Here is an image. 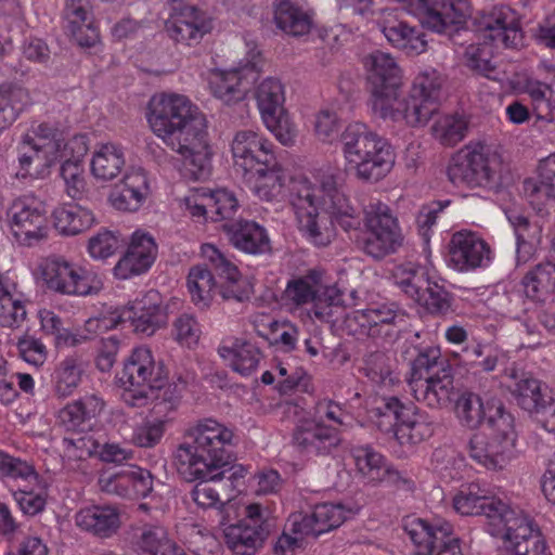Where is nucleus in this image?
Returning <instances> with one entry per match:
<instances>
[{
	"label": "nucleus",
	"mask_w": 555,
	"mask_h": 555,
	"mask_svg": "<svg viewBox=\"0 0 555 555\" xmlns=\"http://www.w3.org/2000/svg\"><path fill=\"white\" fill-rule=\"evenodd\" d=\"M256 101L261 117L283 109L285 92L281 80L275 77L263 79L256 89Z\"/></svg>",
	"instance_id": "obj_53"
},
{
	"label": "nucleus",
	"mask_w": 555,
	"mask_h": 555,
	"mask_svg": "<svg viewBox=\"0 0 555 555\" xmlns=\"http://www.w3.org/2000/svg\"><path fill=\"white\" fill-rule=\"evenodd\" d=\"M12 235L24 246H33L48 234V218L44 203L34 196L24 195L14 199L8 210Z\"/></svg>",
	"instance_id": "obj_15"
},
{
	"label": "nucleus",
	"mask_w": 555,
	"mask_h": 555,
	"mask_svg": "<svg viewBox=\"0 0 555 555\" xmlns=\"http://www.w3.org/2000/svg\"><path fill=\"white\" fill-rule=\"evenodd\" d=\"M400 88L401 86L371 88L370 104L375 116L398 121V117L401 116L399 112Z\"/></svg>",
	"instance_id": "obj_51"
},
{
	"label": "nucleus",
	"mask_w": 555,
	"mask_h": 555,
	"mask_svg": "<svg viewBox=\"0 0 555 555\" xmlns=\"http://www.w3.org/2000/svg\"><path fill=\"white\" fill-rule=\"evenodd\" d=\"M512 395L517 404L534 415L546 431L555 434V400L541 380L522 374L512 386Z\"/></svg>",
	"instance_id": "obj_17"
},
{
	"label": "nucleus",
	"mask_w": 555,
	"mask_h": 555,
	"mask_svg": "<svg viewBox=\"0 0 555 555\" xmlns=\"http://www.w3.org/2000/svg\"><path fill=\"white\" fill-rule=\"evenodd\" d=\"M139 555H186L160 526H146L135 541Z\"/></svg>",
	"instance_id": "obj_48"
},
{
	"label": "nucleus",
	"mask_w": 555,
	"mask_h": 555,
	"mask_svg": "<svg viewBox=\"0 0 555 555\" xmlns=\"http://www.w3.org/2000/svg\"><path fill=\"white\" fill-rule=\"evenodd\" d=\"M317 270L288 281L285 297L299 307L312 304L310 315L321 322H335V311L343 307L344 295L336 285L323 286Z\"/></svg>",
	"instance_id": "obj_10"
},
{
	"label": "nucleus",
	"mask_w": 555,
	"mask_h": 555,
	"mask_svg": "<svg viewBox=\"0 0 555 555\" xmlns=\"http://www.w3.org/2000/svg\"><path fill=\"white\" fill-rule=\"evenodd\" d=\"M413 397L429 408L446 406L452 400L454 379L450 366H441L428 375H420L409 383Z\"/></svg>",
	"instance_id": "obj_24"
},
{
	"label": "nucleus",
	"mask_w": 555,
	"mask_h": 555,
	"mask_svg": "<svg viewBox=\"0 0 555 555\" xmlns=\"http://www.w3.org/2000/svg\"><path fill=\"white\" fill-rule=\"evenodd\" d=\"M87 152L88 139L85 134H76L67 139L62 147L61 177L67 195L74 199L80 198L86 191L82 159Z\"/></svg>",
	"instance_id": "obj_26"
},
{
	"label": "nucleus",
	"mask_w": 555,
	"mask_h": 555,
	"mask_svg": "<svg viewBox=\"0 0 555 555\" xmlns=\"http://www.w3.org/2000/svg\"><path fill=\"white\" fill-rule=\"evenodd\" d=\"M175 378L173 391L167 396L169 388L164 390L162 400L154 404L151 414L133 426L130 436V442L133 446L142 449H153L162 442L172 423L169 413L176 410L182 389L194 380V374L186 372L185 374L176 375Z\"/></svg>",
	"instance_id": "obj_12"
},
{
	"label": "nucleus",
	"mask_w": 555,
	"mask_h": 555,
	"mask_svg": "<svg viewBox=\"0 0 555 555\" xmlns=\"http://www.w3.org/2000/svg\"><path fill=\"white\" fill-rule=\"evenodd\" d=\"M347 511L339 503H321L308 514H293L289 524L295 533L318 537L339 527L347 518Z\"/></svg>",
	"instance_id": "obj_27"
},
{
	"label": "nucleus",
	"mask_w": 555,
	"mask_h": 555,
	"mask_svg": "<svg viewBox=\"0 0 555 555\" xmlns=\"http://www.w3.org/2000/svg\"><path fill=\"white\" fill-rule=\"evenodd\" d=\"M150 194V184L142 168H132L126 172L109 194L111 205L120 211H138Z\"/></svg>",
	"instance_id": "obj_29"
},
{
	"label": "nucleus",
	"mask_w": 555,
	"mask_h": 555,
	"mask_svg": "<svg viewBox=\"0 0 555 555\" xmlns=\"http://www.w3.org/2000/svg\"><path fill=\"white\" fill-rule=\"evenodd\" d=\"M218 353L234 372L244 377L253 375L261 360L259 348L240 338L231 340L230 345H221L218 348Z\"/></svg>",
	"instance_id": "obj_40"
},
{
	"label": "nucleus",
	"mask_w": 555,
	"mask_h": 555,
	"mask_svg": "<svg viewBox=\"0 0 555 555\" xmlns=\"http://www.w3.org/2000/svg\"><path fill=\"white\" fill-rule=\"evenodd\" d=\"M379 29L392 48L406 55H418L427 49L423 28L411 25L406 21L393 16L390 12H385L384 18L379 22Z\"/></svg>",
	"instance_id": "obj_28"
},
{
	"label": "nucleus",
	"mask_w": 555,
	"mask_h": 555,
	"mask_svg": "<svg viewBox=\"0 0 555 555\" xmlns=\"http://www.w3.org/2000/svg\"><path fill=\"white\" fill-rule=\"evenodd\" d=\"M442 83L443 79L436 69L426 68L415 76L411 91L414 92V96L438 108Z\"/></svg>",
	"instance_id": "obj_56"
},
{
	"label": "nucleus",
	"mask_w": 555,
	"mask_h": 555,
	"mask_svg": "<svg viewBox=\"0 0 555 555\" xmlns=\"http://www.w3.org/2000/svg\"><path fill=\"white\" fill-rule=\"evenodd\" d=\"M0 476L10 480H37L38 474L31 463L0 449Z\"/></svg>",
	"instance_id": "obj_60"
},
{
	"label": "nucleus",
	"mask_w": 555,
	"mask_h": 555,
	"mask_svg": "<svg viewBox=\"0 0 555 555\" xmlns=\"http://www.w3.org/2000/svg\"><path fill=\"white\" fill-rule=\"evenodd\" d=\"M104 401L95 395H87L66 404L59 412V421L67 430L82 429L91 418L101 414Z\"/></svg>",
	"instance_id": "obj_44"
},
{
	"label": "nucleus",
	"mask_w": 555,
	"mask_h": 555,
	"mask_svg": "<svg viewBox=\"0 0 555 555\" xmlns=\"http://www.w3.org/2000/svg\"><path fill=\"white\" fill-rule=\"evenodd\" d=\"M188 288L196 306L207 307L217 289L211 271L206 266H194L188 275Z\"/></svg>",
	"instance_id": "obj_50"
},
{
	"label": "nucleus",
	"mask_w": 555,
	"mask_h": 555,
	"mask_svg": "<svg viewBox=\"0 0 555 555\" xmlns=\"http://www.w3.org/2000/svg\"><path fill=\"white\" fill-rule=\"evenodd\" d=\"M231 154L234 165L245 175L261 165L269 166L276 157L274 144L263 134L251 129L238 130L231 141Z\"/></svg>",
	"instance_id": "obj_20"
},
{
	"label": "nucleus",
	"mask_w": 555,
	"mask_h": 555,
	"mask_svg": "<svg viewBox=\"0 0 555 555\" xmlns=\"http://www.w3.org/2000/svg\"><path fill=\"white\" fill-rule=\"evenodd\" d=\"M502 157L492 146L469 142L452 154L447 176L455 186L489 189L498 184Z\"/></svg>",
	"instance_id": "obj_6"
},
{
	"label": "nucleus",
	"mask_w": 555,
	"mask_h": 555,
	"mask_svg": "<svg viewBox=\"0 0 555 555\" xmlns=\"http://www.w3.org/2000/svg\"><path fill=\"white\" fill-rule=\"evenodd\" d=\"M126 163L125 151L117 143H103L98 145L91 159V173L98 180L109 181L115 179Z\"/></svg>",
	"instance_id": "obj_45"
},
{
	"label": "nucleus",
	"mask_w": 555,
	"mask_h": 555,
	"mask_svg": "<svg viewBox=\"0 0 555 555\" xmlns=\"http://www.w3.org/2000/svg\"><path fill=\"white\" fill-rule=\"evenodd\" d=\"M365 236L363 251L382 259L395 253L403 243V235L397 217L390 207L379 199H372L364 208Z\"/></svg>",
	"instance_id": "obj_11"
},
{
	"label": "nucleus",
	"mask_w": 555,
	"mask_h": 555,
	"mask_svg": "<svg viewBox=\"0 0 555 555\" xmlns=\"http://www.w3.org/2000/svg\"><path fill=\"white\" fill-rule=\"evenodd\" d=\"M185 437L191 441L180 443L173 453L177 472L185 481L202 480L190 492L198 507L221 511L224 502L207 481H219L225 477L224 467L230 464L228 448L232 446L233 433L212 418H204L188 428Z\"/></svg>",
	"instance_id": "obj_1"
},
{
	"label": "nucleus",
	"mask_w": 555,
	"mask_h": 555,
	"mask_svg": "<svg viewBox=\"0 0 555 555\" xmlns=\"http://www.w3.org/2000/svg\"><path fill=\"white\" fill-rule=\"evenodd\" d=\"M437 109L436 106L414 96V92L411 91L406 100H401L399 107L401 116L398 117V121H405L412 127L425 126Z\"/></svg>",
	"instance_id": "obj_58"
},
{
	"label": "nucleus",
	"mask_w": 555,
	"mask_h": 555,
	"mask_svg": "<svg viewBox=\"0 0 555 555\" xmlns=\"http://www.w3.org/2000/svg\"><path fill=\"white\" fill-rule=\"evenodd\" d=\"M227 546L234 555H254L262 545L267 531L260 524L238 521L223 530Z\"/></svg>",
	"instance_id": "obj_37"
},
{
	"label": "nucleus",
	"mask_w": 555,
	"mask_h": 555,
	"mask_svg": "<svg viewBox=\"0 0 555 555\" xmlns=\"http://www.w3.org/2000/svg\"><path fill=\"white\" fill-rule=\"evenodd\" d=\"M17 146L18 179L40 178L62 158V147L66 141L63 131L49 122H41Z\"/></svg>",
	"instance_id": "obj_9"
},
{
	"label": "nucleus",
	"mask_w": 555,
	"mask_h": 555,
	"mask_svg": "<svg viewBox=\"0 0 555 555\" xmlns=\"http://www.w3.org/2000/svg\"><path fill=\"white\" fill-rule=\"evenodd\" d=\"M274 22L287 35L299 37L308 34L312 26V13L296 0H278Z\"/></svg>",
	"instance_id": "obj_38"
},
{
	"label": "nucleus",
	"mask_w": 555,
	"mask_h": 555,
	"mask_svg": "<svg viewBox=\"0 0 555 555\" xmlns=\"http://www.w3.org/2000/svg\"><path fill=\"white\" fill-rule=\"evenodd\" d=\"M340 441L336 426L320 423L310 416L297 421L292 436L295 449L306 456L328 455Z\"/></svg>",
	"instance_id": "obj_18"
},
{
	"label": "nucleus",
	"mask_w": 555,
	"mask_h": 555,
	"mask_svg": "<svg viewBox=\"0 0 555 555\" xmlns=\"http://www.w3.org/2000/svg\"><path fill=\"white\" fill-rule=\"evenodd\" d=\"M516 439L514 416L498 408L488 418V428L470 438L469 456L487 469L501 470L513 457Z\"/></svg>",
	"instance_id": "obj_8"
},
{
	"label": "nucleus",
	"mask_w": 555,
	"mask_h": 555,
	"mask_svg": "<svg viewBox=\"0 0 555 555\" xmlns=\"http://www.w3.org/2000/svg\"><path fill=\"white\" fill-rule=\"evenodd\" d=\"M362 371L378 390L390 389L400 382L393 372L391 358L383 351L369 353L364 358Z\"/></svg>",
	"instance_id": "obj_49"
},
{
	"label": "nucleus",
	"mask_w": 555,
	"mask_h": 555,
	"mask_svg": "<svg viewBox=\"0 0 555 555\" xmlns=\"http://www.w3.org/2000/svg\"><path fill=\"white\" fill-rule=\"evenodd\" d=\"M66 30L81 47H92L99 39L90 16L89 0H66Z\"/></svg>",
	"instance_id": "obj_34"
},
{
	"label": "nucleus",
	"mask_w": 555,
	"mask_h": 555,
	"mask_svg": "<svg viewBox=\"0 0 555 555\" xmlns=\"http://www.w3.org/2000/svg\"><path fill=\"white\" fill-rule=\"evenodd\" d=\"M452 502L454 509L461 515H485L486 530L492 537L502 539V548H507L509 543L518 542L539 528L521 511L512 508L501 500H495L485 483H463Z\"/></svg>",
	"instance_id": "obj_5"
},
{
	"label": "nucleus",
	"mask_w": 555,
	"mask_h": 555,
	"mask_svg": "<svg viewBox=\"0 0 555 555\" xmlns=\"http://www.w3.org/2000/svg\"><path fill=\"white\" fill-rule=\"evenodd\" d=\"M210 29L209 21L196 8H186L181 12L172 13L166 22V30L170 38L185 46L199 43Z\"/></svg>",
	"instance_id": "obj_31"
},
{
	"label": "nucleus",
	"mask_w": 555,
	"mask_h": 555,
	"mask_svg": "<svg viewBox=\"0 0 555 555\" xmlns=\"http://www.w3.org/2000/svg\"><path fill=\"white\" fill-rule=\"evenodd\" d=\"M352 456L358 470L371 481L380 480L388 472L384 456L370 446L354 447Z\"/></svg>",
	"instance_id": "obj_57"
},
{
	"label": "nucleus",
	"mask_w": 555,
	"mask_h": 555,
	"mask_svg": "<svg viewBox=\"0 0 555 555\" xmlns=\"http://www.w3.org/2000/svg\"><path fill=\"white\" fill-rule=\"evenodd\" d=\"M340 129V119L335 112L322 109L317 114V137L327 143L340 138L346 166L359 180L377 182L390 172L395 154L386 139L362 122L349 124L341 133Z\"/></svg>",
	"instance_id": "obj_4"
},
{
	"label": "nucleus",
	"mask_w": 555,
	"mask_h": 555,
	"mask_svg": "<svg viewBox=\"0 0 555 555\" xmlns=\"http://www.w3.org/2000/svg\"><path fill=\"white\" fill-rule=\"evenodd\" d=\"M83 367L77 357H67L55 367L53 382L55 392L60 397H68L78 387Z\"/></svg>",
	"instance_id": "obj_54"
},
{
	"label": "nucleus",
	"mask_w": 555,
	"mask_h": 555,
	"mask_svg": "<svg viewBox=\"0 0 555 555\" xmlns=\"http://www.w3.org/2000/svg\"><path fill=\"white\" fill-rule=\"evenodd\" d=\"M521 285L527 298L535 302H545L555 292V263H538L524 275Z\"/></svg>",
	"instance_id": "obj_43"
},
{
	"label": "nucleus",
	"mask_w": 555,
	"mask_h": 555,
	"mask_svg": "<svg viewBox=\"0 0 555 555\" xmlns=\"http://www.w3.org/2000/svg\"><path fill=\"white\" fill-rule=\"evenodd\" d=\"M47 287L68 296H88L96 293L101 281L96 273L61 256L49 257L42 269Z\"/></svg>",
	"instance_id": "obj_14"
},
{
	"label": "nucleus",
	"mask_w": 555,
	"mask_h": 555,
	"mask_svg": "<svg viewBox=\"0 0 555 555\" xmlns=\"http://www.w3.org/2000/svg\"><path fill=\"white\" fill-rule=\"evenodd\" d=\"M259 334L272 346H278L284 351L295 349L298 340V328L288 321L270 320L268 323V333Z\"/></svg>",
	"instance_id": "obj_61"
},
{
	"label": "nucleus",
	"mask_w": 555,
	"mask_h": 555,
	"mask_svg": "<svg viewBox=\"0 0 555 555\" xmlns=\"http://www.w3.org/2000/svg\"><path fill=\"white\" fill-rule=\"evenodd\" d=\"M157 256L154 237L147 233L135 231L127 251L114 267V275L119 280H128L150 270Z\"/></svg>",
	"instance_id": "obj_25"
},
{
	"label": "nucleus",
	"mask_w": 555,
	"mask_h": 555,
	"mask_svg": "<svg viewBox=\"0 0 555 555\" xmlns=\"http://www.w3.org/2000/svg\"><path fill=\"white\" fill-rule=\"evenodd\" d=\"M451 295L435 279L430 280L423 291L421 300H415L424 306L431 314H446L451 308Z\"/></svg>",
	"instance_id": "obj_63"
},
{
	"label": "nucleus",
	"mask_w": 555,
	"mask_h": 555,
	"mask_svg": "<svg viewBox=\"0 0 555 555\" xmlns=\"http://www.w3.org/2000/svg\"><path fill=\"white\" fill-rule=\"evenodd\" d=\"M501 555H551V553L540 528H538L518 542L509 543L507 548H502Z\"/></svg>",
	"instance_id": "obj_64"
},
{
	"label": "nucleus",
	"mask_w": 555,
	"mask_h": 555,
	"mask_svg": "<svg viewBox=\"0 0 555 555\" xmlns=\"http://www.w3.org/2000/svg\"><path fill=\"white\" fill-rule=\"evenodd\" d=\"M26 315L25 300L22 294L17 292L16 284L3 288L0 292V325L17 328L23 324Z\"/></svg>",
	"instance_id": "obj_52"
},
{
	"label": "nucleus",
	"mask_w": 555,
	"mask_h": 555,
	"mask_svg": "<svg viewBox=\"0 0 555 555\" xmlns=\"http://www.w3.org/2000/svg\"><path fill=\"white\" fill-rule=\"evenodd\" d=\"M418 5L422 23L436 33H443L456 20L468 14L469 0H410Z\"/></svg>",
	"instance_id": "obj_30"
},
{
	"label": "nucleus",
	"mask_w": 555,
	"mask_h": 555,
	"mask_svg": "<svg viewBox=\"0 0 555 555\" xmlns=\"http://www.w3.org/2000/svg\"><path fill=\"white\" fill-rule=\"evenodd\" d=\"M371 88L402 86L401 69L391 54L374 51L363 59Z\"/></svg>",
	"instance_id": "obj_41"
},
{
	"label": "nucleus",
	"mask_w": 555,
	"mask_h": 555,
	"mask_svg": "<svg viewBox=\"0 0 555 555\" xmlns=\"http://www.w3.org/2000/svg\"><path fill=\"white\" fill-rule=\"evenodd\" d=\"M404 530L418 548L420 555H463L453 526L444 519L428 522L421 518L408 520Z\"/></svg>",
	"instance_id": "obj_16"
},
{
	"label": "nucleus",
	"mask_w": 555,
	"mask_h": 555,
	"mask_svg": "<svg viewBox=\"0 0 555 555\" xmlns=\"http://www.w3.org/2000/svg\"><path fill=\"white\" fill-rule=\"evenodd\" d=\"M253 183L255 194L267 202L283 201L286 195L287 183L291 177L280 165L276 157L269 166L261 165L247 173Z\"/></svg>",
	"instance_id": "obj_32"
},
{
	"label": "nucleus",
	"mask_w": 555,
	"mask_h": 555,
	"mask_svg": "<svg viewBox=\"0 0 555 555\" xmlns=\"http://www.w3.org/2000/svg\"><path fill=\"white\" fill-rule=\"evenodd\" d=\"M498 408L506 411L500 401H488L486 404L481 398L472 391H463L455 401V414L460 423L469 428H478L481 424L488 428V418Z\"/></svg>",
	"instance_id": "obj_36"
},
{
	"label": "nucleus",
	"mask_w": 555,
	"mask_h": 555,
	"mask_svg": "<svg viewBox=\"0 0 555 555\" xmlns=\"http://www.w3.org/2000/svg\"><path fill=\"white\" fill-rule=\"evenodd\" d=\"M403 317L396 304H377L353 311L346 318V326L354 335L377 337L389 335L390 327L403 321Z\"/></svg>",
	"instance_id": "obj_21"
},
{
	"label": "nucleus",
	"mask_w": 555,
	"mask_h": 555,
	"mask_svg": "<svg viewBox=\"0 0 555 555\" xmlns=\"http://www.w3.org/2000/svg\"><path fill=\"white\" fill-rule=\"evenodd\" d=\"M201 254L216 274L224 279V283L219 289L223 299L242 302L249 298L248 283L242 278L237 267L223 253L212 244H203Z\"/></svg>",
	"instance_id": "obj_23"
},
{
	"label": "nucleus",
	"mask_w": 555,
	"mask_h": 555,
	"mask_svg": "<svg viewBox=\"0 0 555 555\" xmlns=\"http://www.w3.org/2000/svg\"><path fill=\"white\" fill-rule=\"evenodd\" d=\"M284 199L291 204L299 230L317 246L328 245L334 236L333 229L320 219L319 209L328 214L333 225L346 232L359 230L362 223L359 209L351 205L333 177L324 179L321 186L305 176L292 177Z\"/></svg>",
	"instance_id": "obj_3"
},
{
	"label": "nucleus",
	"mask_w": 555,
	"mask_h": 555,
	"mask_svg": "<svg viewBox=\"0 0 555 555\" xmlns=\"http://www.w3.org/2000/svg\"><path fill=\"white\" fill-rule=\"evenodd\" d=\"M434 431V422L429 415L413 405L398 423L393 434L401 446L413 448L429 439Z\"/></svg>",
	"instance_id": "obj_39"
},
{
	"label": "nucleus",
	"mask_w": 555,
	"mask_h": 555,
	"mask_svg": "<svg viewBox=\"0 0 555 555\" xmlns=\"http://www.w3.org/2000/svg\"><path fill=\"white\" fill-rule=\"evenodd\" d=\"M206 201L210 207V219L214 221L231 219L238 208L236 196L227 189L208 190Z\"/></svg>",
	"instance_id": "obj_62"
},
{
	"label": "nucleus",
	"mask_w": 555,
	"mask_h": 555,
	"mask_svg": "<svg viewBox=\"0 0 555 555\" xmlns=\"http://www.w3.org/2000/svg\"><path fill=\"white\" fill-rule=\"evenodd\" d=\"M76 525L83 531L100 538L112 537L120 526L117 508L109 505H93L80 509L75 517Z\"/></svg>",
	"instance_id": "obj_35"
},
{
	"label": "nucleus",
	"mask_w": 555,
	"mask_h": 555,
	"mask_svg": "<svg viewBox=\"0 0 555 555\" xmlns=\"http://www.w3.org/2000/svg\"><path fill=\"white\" fill-rule=\"evenodd\" d=\"M147 121L152 131L172 151L184 157V166L194 180L211 172V151L205 116L185 95L160 93L149 104Z\"/></svg>",
	"instance_id": "obj_2"
},
{
	"label": "nucleus",
	"mask_w": 555,
	"mask_h": 555,
	"mask_svg": "<svg viewBox=\"0 0 555 555\" xmlns=\"http://www.w3.org/2000/svg\"><path fill=\"white\" fill-rule=\"evenodd\" d=\"M230 241L247 254H264L270 250V238L263 227L255 221H238L229 228Z\"/></svg>",
	"instance_id": "obj_42"
},
{
	"label": "nucleus",
	"mask_w": 555,
	"mask_h": 555,
	"mask_svg": "<svg viewBox=\"0 0 555 555\" xmlns=\"http://www.w3.org/2000/svg\"><path fill=\"white\" fill-rule=\"evenodd\" d=\"M392 276L396 285L415 301L421 300L425 286L436 278V269L427 255L423 266L412 261L396 266Z\"/></svg>",
	"instance_id": "obj_33"
},
{
	"label": "nucleus",
	"mask_w": 555,
	"mask_h": 555,
	"mask_svg": "<svg viewBox=\"0 0 555 555\" xmlns=\"http://www.w3.org/2000/svg\"><path fill=\"white\" fill-rule=\"evenodd\" d=\"M492 250L478 234L472 231L455 232L448 245V262L459 272L486 268L492 260Z\"/></svg>",
	"instance_id": "obj_19"
},
{
	"label": "nucleus",
	"mask_w": 555,
	"mask_h": 555,
	"mask_svg": "<svg viewBox=\"0 0 555 555\" xmlns=\"http://www.w3.org/2000/svg\"><path fill=\"white\" fill-rule=\"evenodd\" d=\"M30 102L26 88L17 85L0 86V134L14 124Z\"/></svg>",
	"instance_id": "obj_47"
},
{
	"label": "nucleus",
	"mask_w": 555,
	"mask_h": 555,
	"mask_svg": "<svg viewBox=\"0 0 555 555\" xmlns=\"http://www.w3.org/2000/svg\"><path fill=\"white\" fill-rule=\"evenodd\" d=\"M412 406V403H403L396 396H385L372 413L376 418L378 428L387 433L395 430L398 423L405 416V412L410 411Z\"/></svg>",
	"instance_id": "obj_55"
},
{
	"label": "nucleus",
	"mask_w": 555,
	"mask_h": 555,
	"mask_svg": "<svg viewBox=\"0 0 555 555\" xmlns=\"http://www.w3.org/2000/svg\"><path fill=\"white\" fill-rule=\"evenodd\" d=\"M54 227L63 234L76 235L95 223L94 214L81 205L66 204L54 209Z\"/></svg>",
	"instance_id": "obj_46"
},
{
	"label": "nucleus",
	"mask_w": 555,
	"mask_h": 555,
	"mask_svg": "<svg viewBox=\"0 0 555 555\" xmlns=\"http://www.w3.org/2000/svg\"><path fill=\"white\" fill-rule=\"evenodd\" d=\"M479 28L483 38L494 47L516 48L521 43L522 33L517 14L506 5L493 7L479 20Z\"/></svg>",
	"instance_id": "obj_22"
},
{
	"label": "nucleus",
	"mask_w": 555,
	"mask_h": 555,
	"mask_svg": "<svg viewBox=\"0 0 555 555\" xmlns=\"http://www.w3.org/2000/svg\"><path fill=\"white\" fill-rule=\"evenodd\" d=\"M261 68V53L254 44L249 48L244 64L230 69L217 68L209 73L210 92L225 104L241 102L258 79Z\"/></svg>",
	"instance_id": "obj_13"
},
{
	"label": "nucleus",
	"mask_w": 555,
	"mask_h": 555,
	"mask_svg": "<svg viewBox=\"0 0 555 555\" xmlns=\"http://www.w3.org/2000/svg\"><path fill=\"white\" fill-rule=\"evenodd\" d=\"M167 376L160 363L154 359L146 346L132 349L124 362L120 383L124 388L121 399L130 408H145L160 397Z\"/></svg>",
	"instance_id": "obj_7"
},
{
	"label": "nucleus",
	"mask_w": 555,
	"mask_h": 555,
	"mask_svg": "<svg viewBox=\"0 0 555 555\" xmlns=\"http://www.w3.org/2000/svg\"><path fill=\"white\" fill-rule=\"evenodd\" d=\"M467 122L459 116L440 117L433 126L434 137L446 146H453L465 138Z\"/></svg>",
	"instance_id": "obj_59"
}]
</instances>
